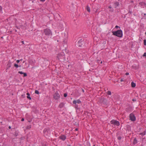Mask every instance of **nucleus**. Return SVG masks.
<instances>
[{
	"label": "nucleus",
	"instance_id": "1",
	"mask_svg": "<svg viewBox=\"0 0 146 146\" xmlns=\"http://www.w3.org/2000/svg\"><path fill=\"white\" fill-rule=\"evenodd\" d=\"M113 35L119 37H121L123 35L122 31L121 30H118L116 31L112 32Z\"/></svg>",
	"mask_w": 146,
	"mask_h": 146
},
{
	"label": "nucleus",
	"instance_id": "2",
	"mask_svg": "<svg viewBox=\"0 0 146 146\" xmlns=\"http://www.w3.org/2000/svg\"><path fill=\"white\" fill-rule=\"evenodd\" d=\"M44 31L45 35L46 36H51L52 35L51 31L48 29H44Z\"/></svg>",
	"mask_w": 146,
	"mask_h": 146
},
{
	"label": "nucleus",
	"instance_id": "3",
	"mask_svg": "<svg viewBox=\"0 0 146 146\" xmlns=\"http://www.w3.org/2000/svg\"><path fill=\"white\" fill-rule=\"evenodd\" d=\"M73 103L74 104V106L76 108H78V106L77 104H80L81 103V102L79 100H74L73 101Z\"/></svg>",
	"mask_w": 146,
	"mask_h": 146
},
{
	"label": "nucleus",
	"instance_id": "4",
	"mask_svg": "<svg viewBox=\"0 0 146 146\" xmlns=\"http://www.w3.org/2000/svg\"><path fill=\"white\" fill-rule=\"evenodd\" d=\"M110 122L111 124H114L115 125L118 126L119 125V121L116 120H111Z\"/></svg>",
	"mask_w": 146,
	"mask_h": 146
},
{
	"label": "nucleus",
	"instance_id": "5",
	"mask_svg": "<svg viewBox=\"0 0 146 146\" xmlns=\"http://www.w3.org/2000/svg\"><path fill=\"white\" fill-rule=\"evenodd\" d=\"M64 54L63 52H62L61 53L59 54L57 56V58L59 59L60 58H62L64 57Z\"/></svg>",
	"mask_w": 146,
	"mask_h": 146
},
{
	"label": "nucleus",
	"instance_id": "6",
	"mask_svg": "<svg viewBox=\"0 0 146 146\" xmlns=\"http://www.w3.org/2000/svg\"><path fill=\"white\" fill-rule=\"evenodd\" d=\"M54 98L56 99H58L60 98V95L57 92H56L54 95Z\"/></svg>",
	"mask_w": 146,
	"mask_h": 146
},
{
	"label": "nucleus",
	"instance_id": "7",
	"mask_svg": "<svg viewBox=\"0 0 146 146\" xmlns=\"http://www.w3.org/2000/svg\"><path fill=\"white\" fill-rule=\"evenodd\" d=\"M130 119L132 121H134L135 120V118L134 115L132 113H131L129 115Z\"/></svg>",
	"mask_w": 146,
	"mask_h": 146
},
{
	"label": "nucleus",
	"instance_id": "8",
	"mask_svg": "<svg viewBox=\"0 0 146 146\" xmlns=\"http://www.w3.org/2000/svg\"><path fill=\"white\" fill-rule=\"evenodd\" d=\"M59 137L63 141H64L66 139V137L64 135L60 136Z\"/></svg>",
	"mask_w": 146,
	"mask_h": 146
},
{
	"label": "nucleus",
	"instance_id": "9",
	"mask_svg": "<svg viewBox=\"0 0 146 146\" xmlns=\"http://www.w3.org/2000/svg\"><path fill=\"white\" fill-rule=\"evenodd\" d=\"M18 73L19 74H24V76L25 77L26 76H27V74L25 73H24L22 71H19L18 72Z\"/></svg>",
	"mask_w": 146,
	"mask_h": 146
},
{
	"label": "nucleus",
	"instance_id": "10",
	"mask_svg": "<svg viewBox=\"0 0 146 146\" xmlns=\"http://www.w3.org/2000/svg\"><path fill=\"white\" fill-rule=\"evenodd\" d=\"M114 5L115 6V7H116L119 5V3L118 2H116L114 3Z\"/></svg>",
	"mask_w": 146,
	"mask_h": 146
},
{
	"label": "nucleus",
	"instance_id": "11",
	"mask_svg": "<svg viewBox=\"0 0 146 146\" xmlns=\"http://www.w3.org/2000/svg\"><path fill=\"white\" fill-rule=\"evenodd\" d=\"M27 98L28 99H29V100H31V98L30 96V94L29 93H27Z\"/></svg>",
	"mask_w": 146,
	"mask_h": 146
},
{
	"label": "nucleus",
	"instance_id": "12",
	"mask_svg": "<svg viewBox=\"0 0 146 146\" xmlns=\"http://www.w3.org/2000/svg\"><path fill=\"white\" fill-rule=\"evenodd\" d=\"M86 9L89 12H90V8L88 6V5L87 6Z\"/></svg>",
	"mask_w": 146,
	"mask_h": 146
},
{
	"label": "nucleus",
	"instance_id": "13",
	"mask_svg": "<svg viewBox=\"0 0 146 146\" xmlns=\"http://www.w3.org/2000/svg\"><path fill=\"white\" fill-rule=\"evenodd\" d=\"M131 86L132 87H134L135 86V84L133 82H132L131 83Z\"/></svg>",
	"mask_w": 146,
	"mask_h": 146
},
{
	"label": "nucleus",
	"instance_id": "14",
	"mask_svg": "<svg viewBox=\"0 0 146 146\" xmlns=\"http://www.w3.org/2000/svg\"><path fill=\"white\" fill-rule=\"evenodd\" d=\"M64 106L63 103H61L59 105V107L60 108H62Z\"/></svg>",
	"mask_w": 146,
	"mask_h": 146
},
{
	"label": "nucleus",
	"instance_id": "15",
	"mask_svg": "<svg viewBox=\"0 0 146 146\" xmlns=\"http://www.w3.org/2000/svg\"><path fill=\"white\" fill-rule=\"evenodd\" d=\"M31 125H29L27 127L26 129H30L31 128Z\"/></svg>",
	"mask_w": 146,
	"mask_h": 146
},
{
	"label": "nucleus",
	"instance_id": "16",
	"mask_svg": "<svg viewBox=\"0 0 146 146\" xmlns=\"http://www.w3.org/2000/svg\"><path fill=\"white\" fill-rule=\"evenodd\" d=\"M35 93L37 94H39V92L38 90H36L35 91Z\"/></svg>",
	"mask_w": 146,
	"mask_h": 146
},
{
	"label": "nucleus",
	"instance_id": "17",
	"mask_svg": "<svg viewBox=\"0 0 146 146\" xmlns=\"http://www.w3.org/2000/svg\"><path fill=\"white\" fill-rule=\"evenodd\" d=\"M14 66H15V67H16V68H18V67H19V65H18V64H14Z\"/></svg>",
	"mask_w": 146,
	"mask_h": 146
},
{
	"label": "nucleus",
	"instance_id": "18",
	"mask_svg": "<svg viewBox=\"0 0 146 146\" xmlns=\"http://www.w3.org/2000/svg\"><path fill=\"white\" fill-rule=\"evenodd\" d=\"M137 143V141L135 139H134V141L133 142V143L134 144H135Z\"/></svg>",
	"mask_w": 146,
	"mask_h": 146
},
{
	"label": "nucleus",
	"instance_id": "19",
	"mask_svg": "<svg viewBox=\"0 0 146 146\" xmlns=\"http://www.w3.org/2000/svg\"><path fill=\"white\" fill-rule=\"evenodd\" d=\"M67 42V38H66L65 39H64V40H63V42H64V43H66Z\"/></svg>",
	"mask_w": 146,
	"mask_h": 146
},
{
	"label": "nucleus",
	"instance_id": "20",
	"mask_svg": "<svg viewBox=\"0 0 146 146\" xmlns=\"http://www.w3.org/2000/svg\"><path fill=\"white\" fill-rule=\"evenodd\" d=\"M144 45H146V40H144Z\"/></svg>",
	"mask_w": 146,
	"mask_h": 146
},
{
	"label": "nucleus",
	"instance_id": "21",
	"mask_svg": "<svg viewBox=\"0 0 146 146\" xmlns=\"http://www.w3.org/2000/svg\"><path fill=\"white\" fill-rule=\"evenodd\" d=\"M108 94L109 95H110L111 94V93L110 91H108Z\"/></svg>",
	"mask_w": 146,
	"mask_h": 146
},
{
	"label": "nucleus",
	"instance_id": "22",
	"mask_svg": "<svg viewBox=\"0 0 146 146\" xmlns=\"http://www.w3.org/2000/svg\"><path fill=\"white\" fill-rule=\"evenodd\" d=\"M67 94L65 93L64 94V96L65 97H67Z\"/></svg>",
	"mask_w": 146,
	"mask_h": 146
},
{
	"label": "nucleus",
	"instance_id": "23",
	"mask_svg": "<svg viewBox=\"0 0 146 146\" xmlns=\"http://www.w3.org/2000/svg\"><path fill=\"white\" fill-rule=\"evenodd\" d=\"M143 56H146V52H145L143 54Z\"/></svg>",
	"mask_w": 146,
	"mask_h": 146
},
{
	"label": "nucleus",
	"instance_id": "24",
	"mask_svg": "<svg viewBox=\"0 0 146 146\" xmlns=\"http://www.w3.org/2000/svg\"><path fill=\"white\" fill-rule=\"evenodd\" d=\"M2 11V7L1 6H0V11Z\"/></svg>",
	"mask_w": 146,
	"mask_h": 146
},
{
	"label": "nucleus",
	"instance_id": "25",
	"mask_svg": "<svg viewBox=\"0 0 146 146\" xmlns=\"http://www.w3.org/2000/svg\"><path fill=\"white\" fill-rule=\"evenodd\" d=\"M129 74V73L128 72H126L125 73V75H128Z\"/></svg>",
	"mask_w": 146,
	"mask_h": 146
},
{
	"label": "nucleus",
	"instance_id": "26",
	"mask_svg": "<svg viewBox=\"0 0 146 146\" xmlns=\"http://www.w3.org/2000/svg\"><path fill=\"white\" fill-rule=\"evenodd\" d=\"M17 63H19L20 62V60H17Z\"/></svg>",
	"mask_w": 146,
	"mask_h": 146
},
{
	"label": "nucleus",
	"instance_id": "27",
	"mask_svg": "<svg viewBox=\"0 0 146 146\" xmlns=\"http://www.w3.org/2000/svg\"><path fill=\"white\" fill-rule=\"evenodd\" d=\"M42 2H44L45 0H40Z\"/></svg>",
	"mask_w": 146,
	"mask_h": 146
},
{
	"label": "nucleus",
	"instance_id": "28",
	"mask_svg": "<svg viewBox=\"0 0 146 146\" xmlns=\"http://www.w3.org/2000/svg\"><path fill=\"white\" fill-rule=\"evenodd\" d=\"M24 120V119L23 118H22L21 120V121H23Z\"/></svg>",
	"mask_w": 146,
	"mask_h": 146
},
{
	"label": "nucleus",
	"instance_id": "29",
	"mask_svg": "<svg viewBox=\"0 0 146 146\" xmlns=\"http://www.w3.org/2000/svg\"><path fill=\"white\" fill-rule=\"evenodd\" d=\"M119 26H117V25L115 27V28H119Z\"/></svg>",
	"mask_w": 146,
	"mask_h": 146
},
{
	"label": "nucleus",
	"instance_id": "30",
	"mask_svg": "<svg viewBox=\"0 0 146 146\" xmlns=\"http://www.w3.org/2000/svg\"><path fill=\"white\" fill-rule=\"evenodd\" d=\"M118 139H121V137H118Z\"/></svg>",
	"mask_w": 146,
	"mask_h": 146
},
{
	"label": "nucleus",
	"instance_id": "31",
	"mask_svg": "<svg viewBox=\"0 0 146 146\" xmlns=\"http://www.w3.org/2000/svg\"><path fill=\"white\" fill-rule=\"evenodd\" d=\"M82 92H84V90L83 89H82Z\"/></svg>",
	"mask_w": 146,
	"mask_h": 146
},
{
	"label": "nucleus",
	"instance_id": "32",
	"mask_svg": "<svg viewBox=\"0 0 146 146\" xmlns=\"http://www.w3.org/2000/svg\"><path fill=\"white\" fill-rule=\"evenodd\" d=\"M9 129H11V126H9Z\"/></svg>",
	"mask_w": 146,
	"mask_h": 146
},
{
	"label": "nucleus",
	"instance_id": "33",
	"mask_svg": "<svg viewBox=\"0 0 146 146\" xmlns=\"http://www.w3.org/2000/svg\"><path fill=\"white\" fill-rule=\"evenodd\" d=\"M109 8H110V9H111V6H109Z\"/></svg>",
	"mask_w": 146,
	"mask_h": 146
},
{
	"label": "nucleus",
	"instance_id": "34",
	"mask_svg": "<svg viewBox=\"0 0 146 146\" xmlns=\"http://www.w3.org/2000/svg\"><path fill=\"white\" fill-rule=\"evenodd\" d=\"M22 43H23V44H24V41H22Z\"/></svg>",
	"mask_w": 146,
	"mask_h": 146
},
{
	"label": "nucleus",
	"instance_id": "35",
	"mask_svg": "<svg viewBox=\"0 0 146 146\" xmlns=\"http://www.w3.org/2000/svg\"><path fill=\"white\" fill-rule=\"evenodd\" d=\"M75 130L76 131H77L78 130V129L77 128H76V129H75Z\"/></svg>",
	"mask_w": 146,
	"mask_h": 146
},
{
	"label": "nucleus",
	"instance_id": "36",
	"mask_svg": "<svg viewBox=\"0 0 146 146\" xmlns=\"http://www.w3.org/2000/svg\"><path fill=\"white\" fill-rule=\"evenodd\" d=\"M9 67H11V66L10 65H9Z\"/></svg>",
	"mask_w": 146,
	"mask_h": 146
},
{
	"label": "nucleus",
	"instance_id": "37",
	"mask_svg": "<svg viewBox=\"0 0 146 146\" xmlns=\"http://www.w3.org/2000/svg\"><path fill=\"white\" fill-rule=\"evenodd\" d=\"M145 34L146 35V32L145 33Z\"/></svg>",
	"mask_w": 146,
	"mask_h": 146
},
{
	"label": "nucleus",
	"instance_id": "38",
	"mask_svg": "<svg viewBox=\"0 0 146 146\" xmlns=\"http://www.w3.org/2000/svg\"><path fill=\"white\" fill-rule=\"evenodd\" d=\"M102 63V62H101V63Z\"/></svg>",
	"mask_w": 146,
	"mask_h": 146
},
{
	"label": "nucleus",
	"instance_id": "39",
	"mask_svg": "<svg viewBox=\"0 0 146 146\" xmlns=\"http://www.w3.org/2000/svg\"><path fill=\"white\" fill-rule=\"evenodd\" d=\"M80 46V45L78 46Z\"/></svg>",
	"mask_w": 146,
	"mask_h": 146
},
{
	"label": "nucleus",
	"instance_id": "40",
	"mask_svg": "<svg viewBox=\"0 0 146 146\" xmlns=\"http://www.w3.org/2000/svg\"><path fill=\"white\" fill-rule=\"evenodd\" d=\"M93 146H95V145H94Z\"/></svg>",
	"mask_w": 146,
	"mask_h": 146
}]
</instances>
